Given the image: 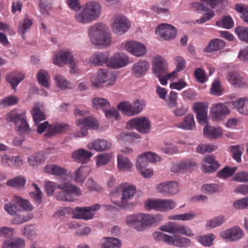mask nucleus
I'll return each mask as SVG.
<instances>
[{
	"label": "nucleus",
	"mask_w": 248,
	"mask_h": 248,
	"mask_svg": "<svg viewBox=\"0 0 248 248\" xmlns=\"http://www.w3.org/2000/svg\"><path fill=\"white\" fill-rule=\"evenodd\" d=\"M101 5L96 1H90L84 5L81 11L76 14L77 22L82 24L91 23L98 19L101 13Z\"/></svg>",
	"instance_id": "1"
},
{
	"label": "nucleus",
	"mask_w": 248,
	"mask_h": 248,
	"mask_svg": "<svg viewBox=\"0 0 248 248\" xmlns=\"http://www.w3.org/2000/svg\"><path fill=\"white\" fill-rule=\"evenodd\" d=\"M88 33L92 42L96 45L108 46L111 43L110 35L106 31L105 26L102 23L91 27Z\"/></svg>",
	"instance_id": "2"
},
{
	"label": "nucleus",
	"mask_w": 248,
	"mask_h": 248,
	"mask_svg": "<svg viewBox=\"0 0 248 248\" xmlns=\"http://www.w3.org/2000/svg\"><path fill=\"white\" fill-rule=\"evenodd\" d=\"M58 188L60 191L56 193L55 196L59 201L73 202L76 197L81 195V191L78 187L69 183L58 186Z\"/></svg>",
	"instance_id": "3"
},
{
	"label": "nucleus",
	"mask_w": 248,
	"mask_h": 248,
	"mask_svg": "<svg viewBox=\"0 0 248 248\" xmlns=\"http://www.w3.org/2000/svg\"><path fill=\"white\" fill-rule=\"evenodd\" d=\"M6 120L13 122L16 128L22 134H30L31 129L26 120L24 113H19L16 110H13L6 115Z\"/></svg>",
	"instance_id": "4"
},
{
	"label": "nucleus",
	"mask_w": 248,
	"mask_h": 248,
	"mask_svg": "<svg viewBox=\"0 0 248 248\" xmlns=\"http://www.w3.org/2000/svg\"><path fill=\"white\" fill-rule=\"evenodd\" d=\"M153 237L156 240L162 241L169 245L180 248L188 247L191 244L188 238L176 235L170 236L161 232H154Z\"/></svg>",
	"instance_id": "5"
},
{
	"label": "nucleus",
	"mask_w": 248,
	"mask_h": 248,
	"mask_svg": "<svg viewBox=\"0 0 248 248\" xmlns=\"http://www.w3.org/2000/svg\"><path fill=\"white\" fill-rule=\"evenodd\" d=\"M4 209L9 214L17 215L18 212L22 210L31 211L32 207L27 200L15 196L11 202L5 205Z\"/></svg>",
	"instance_id": "6"
},
{
	"label": "nucleus",
	"mask_w": 248,
	"mask_h": 248,
	"mask_svg": "<svg viewBox=\"0 0 248 248\" xmlns=\"http://www.w3.org/2000/svg\"><path fill=\"white\" fill-rule=\"evenodd\" d=\"M116 78L111 72L105 69H100L97 75L92 78V84L93 87L98 88L103 87V84L107 83L106 86H113L115 82Z\"/></svg>",
	"instance_id": "7"
},
{
	"label": "nucleus",
	"mask_w": 248,
	"mask_h": 248,
	"mask_svg": "<svg viewBox=\"0 0 248 248\" xmlns=\"http://www.w3.org/2000/svg\"><path fill=\"white\" fill-rule=\"evenodd\" d=\"M159 229L162 231L172 234L179 233L190 237L194 235L192 230L189 227L175 222H169L165 223L160 226Z\"/></svg>",
	"instance_id": "8"
},
{
	"label": "nucleus",
	"mask_w": 248,
	"mask_h": 248,
	"mask_svg": "<svg viewBox=\"0 0 248 248\" xmlns=\"http://www.w3.org/2000/svg\"><path fill=\"white\" fill-rule=\"evenodd\" d=\"M76 124L80 128V131L75 134L76 138L84 137L88 134V128L95 129L98 127L96 119L90 117L78 119Z\"/></svg>",
	"instance_id": "9"
},
{
	"label": "nucleus",
	"mask_w": 248,
	"mask_h": 248,
	"mask_svg": "<svg viewBox=\"0 0 248 248\" xmlns=\"http://www.w3.org/2000/svg\"><path fill=\"white\" fill-rule=\"evenodd\" d=\"M127 127L136 129L138 132L142 134L149 133L151 129L150 121L145 117L131 119L127 122Z\"/></svg>",
	"instance_id": "10"
},
{
	"label": "nucleus",
	"mask_w": 248,
	"mask_h": 248,
	"mask_svg": "<svg viewBox=\"0 0 248 248\" xmlns=\"http://www.w3.org/2000/svg\"><path fill=\"white\" fill-rule=\"evenodd\" d=\"M146 205L149 209L159 211L171 210L176 205L175 202L170 199L150 200L147 202Z\"/></svg>",
	"instance_id": "11"
},
{
	"label": "nucleus",
	"mask_w": 248,
	"mask_h": 248,
	"mask_svg": "<svg viewBox=\"0 0 248 248\" xmlns=\"http://www.w3.org/2000/svg\"><path fill=\"white\" fill-rule=\"evenodd\" d=\"M111 26L114 33L121 35L128 30L130 23L126 17L117 14L114 16Z\"/></svg>",
	"instance_id": "12"
},
{
	"label": "nucleus",
	"mask_w": 248,
	"mask_h": 248,
	"mask_svg": "<svg viewBox=\"0 0 248 248\" xmlns=\"http://www.w3.org/2000/svg\"><path fill=\"white\" fill-rule=\"evenodd\" d=\"M101 208L99 204H95L91 206L77 207L72 212L73 217L77 219L88 220L92 219L94 214L92 211H97Z\"/></svg>",
	"instance_id": "13"
},
{
	"label": "nucleus",
	"mask_w": 248,
	"mask_h": 248,
	"mask_svg": "<svg viewBox=\"0 0 248 248\" xmlns=\"http://www.w3.org/2000/svg\"><path fill=\"white\" fill-rule=\"evenodd\" d=\"M53 63L60 66H62L64 64H69L71 70L70 73H74L75 63L73 62V56L72 52L69 50L60 51L58 55H56L53 58Z\"/></svg>",
	"instance_id": "14"
},
{
	"label": "nucleus",
	"mask_w": 248,
	"mask_h": 248,
	"mask_svg": "<svg viewBox=\"0 0 248 248\" xmlns=\"http://www.w3.org/2000/svg\"><path fill=\"white\" fill-rule=\"evenodd\" d=\"M119 187L123 191L122 200L121 202H114V204L123 208L126 206L127 202L134 197L136 188L135 186L128 184H121Z\"/></svg>",
	"instance_id": "15"
},
{
	"label": "nucleus",
	"mask_w": 248,
	"mask_h": 248,
	"mask_svg": "<svg viewBox=\"0 0 248 248\" xmlns=\"http://www.w3.org/2000/svg\"><path fill=\"white\" fill-rule=\"evenodd\" d=\"M157 190L165 196H170L179 192V185L175 181H168L160 184Z\"/></svg>",
	"instance_id": "16"
},
{
	"label": "nucleus",
	"mask_w": 248,
	"mask_h": 248,
	"mask_svg": "<svg viewBox=\"0 0 248 248\" xmlns=\"http://www.w3.org/2000/svg\"><path fill=\"white\" fill-rule=\"evenodd\" d=\"M129 62L128 57L123 53H116L110 59L107 66L114 69H118L127 65Z\"/></svg>",
	"instance_id": "17"
},
{
	"label": "nucleus",
	"mask_w": 248,
	"mask_h": 248,
	"mask_svg": "<svg viewBox=\"0 0 248 248\" xmlns=\"http://www.w3.org/2000/svg\"><path fill=\"white\" fill-rule=\"evenodd\" d=\"M152 69L156 76L166 74L168 71L166 60L160 56L155 57L152 62Z\"/></svg>",
	"instance_id": "18"
},
{
	"label": "nucleus",
	"mask_w": 248,
	"mask_h": 248,
	"mask_svg": "<svg viewBox=\"0 0 248 248\" xmlns=\"http://www.w3.org/2000/svg\"><path fill=\"white\" fill-rule=\"evenodd\" d=\"M194 112L199 124H205L207 120V106L203 102H197L193 105Z\"/></svg>",
	"instance_id": "19"
},
{
	"label": "nucleus",
	"mask_w": 248,
	"mask_h": 248,
	"mask_svg": "<svg viewBox=\"0 0 248 248\" xmlns=\"http://www.w3.org/2000/svg\"><path fill=\"white\" fill-rule=\"evenodd\" d=\"M226 78L234 88H244L248 86L246 78L241 76L236 72L231 71L229 72Z\"/></svg>",
	"instance_id": "20"
},
{
	"label": "nucleus",
	"mask_w": 248,
	"mask_h": 248,
	"mask_svg": "<svg viewBox=\"0 0 248 248\" xmlns=\"http://www.w3.org/2000/svg\"><path fill=\"white\" fill-rule=\"evenodd\" d=\"M156 31L158 32L161 37L165 40L173 38L176 34V30L171 25L163 23L157 27Z\"/></svg>",
	"instance_id": "21"
},
{
	"label": "nucleus",
	"mask_w": 248,
	"mask_h": 248,
	"mask_svg": "<svg viewBox=\"0 0 248 248\" xmlns=\"http://www.w3.org/2000/svg\"><path fill=\"white\" fill-rule=\"evenodd\" d=\"M124 47L126 50L137 57H141L146 52V47L143 44L134 41L127 42Z\"/></svg>",
	"instance_id": "22"
},
{
	"label": "nucleus",
	"mask_w": 248,
	"mask_h": 248,
	"mask_svg": "<svg viewBox=\"0 0 248 248\" xmlns=\"http://www.w3.org/2000/svg\"><path fill=\"white\" fill-rule=\"evenodd\" d=\"M230 112V109L225 104L222 103L214 105L211 110L213 118L217 121L222 120Z\"/></svg>",
	"instance_id": "23"
},
{
	"label": "nucleus",
	"mask_w": 248,
	"mask_h": 248,
	"mask_svg": "<svg viewBox=\"0 0 248 248\" xmlns=\"http://www.w3.org/2000/svg\"><path fill=\"white\" fill-rule=\"evenodd\" d=\"M111 146V143L109 141L104 139H96L87 145V147L91 150L97 152H103L109 150Z\"/></svg>",
	"instance_id": "24"
},
{
	"label": "nucleus",
	"mask_w": 248,
	"mask_h": 248,
	"mask_svg": "<svg viewBox=\"0 0 248 248\" xmlns=\"http://www.w3.org/2000/svg\"><path fill=\"white\" fill-rule=\"evenodd\" d=\"M191 7L201 12H206L204 16L197 20L199 23H204L206 21L210 20L215 16V14L212 10L202 3L199 2L192 3L191 4Z\"/></svg>",
	"instance_id": "25"
},
{
	"label": "nucleus",
	"mask_w": 248,
	"mask_h": 248,
	"mask_svg": "<svg viewBox=\"0 0 248 248\" xmlns=\"http://www.w3.org/2000/svg\"><path fill=\"white\" fill-rule=\"evenodd\" d=\"M220 236L229 241H234L240 239L243 235V232L238 227H235L220 232Z\"/></svg>",
	"instance_id": "26"
},
{
	"label": "nucleus",
	"mask_w": 248,
	"mask_h": 248,
	"mask_svg": "<svg viewBox=\"0 0 248 248\" xmlns=\"http://www.w3.org/2000/svg\"><path fill=\"white\" fill-rule=\"evenodd\" d=\"M70 129V126L64 123H59L50 125L48 128L47 132L45 134L46 137H50L57 134L63 133Z\"/></svg>",
	"instance_id": "27"
},
{
	"label": "nucleus",
	"mask_w": 248,
	"mask_h": 248,
	"mask_svg": "<svg viewBox=\"0 0 248 248\" xmlns=\"http://www.w3.org/2000/svg\"><path fill=\"white\" fill-rule=\"evenodd\" d=\"M142 214H133L128 216L125 219L126 223L138 231H142Z\"/></svg>",
	"instance_id": "28"
},
{
	"label": "nucleus",
	"mask_w": 248,
	"mask_h": 248,
	"mask_svg": "<svg viewBox=\"0 0 248 248\" xmlns=\"http://www.w3.org/2000/svg\"><path fill=\"white\" fill-rule=\"evenodd\" d=\"M195 126L196 124L194 115L191 114L185 116L182 122L178 123L175 125V127L185 130H192Z\"/></svg>",
	"instance_id": "29"
},
{
	"label": "nucleus",
	"mask_w": 248,
	"mask_h": 248,
	"mask_svg": "<svg viewBox=\"0 0 248 248\" xmlns=\"http://www.w3.org/2000/svg\"><path fill=\"white\" fill-rule=\"evenodd\" d=\"M202 166L203 172H210L215 171L218 168L219 164L212 155H210L204 157Z\"/></svg>",
	"instance_id": "30"
},
{
	"label": "nucleus",
	"mask_w": 248,
	"mask_h": 248,
	"mask_svg": "<svg viewBox=\"0 0 248 248\" xmlns=\"http://www.w3.org/2000/svg\"><path fill=\"white\" fill-rule=\"evenodd\" d=\"M93 155V153L91 152L81 148L72 153V158L76 161L85 163L90 160Z\"/></svg>",
	"instance_id": "31"
},
{
	"label": "nucleus",
	"mask_w": 248,
	"mask_h": 248,
	"mask_svg": "<svg viewBox=\"0 0 248 248\" xmlns=\"http://www.w3.org/2000/svg\"><path fill=\"white\" fill-rule=\"evenodd\" d=\"M203 132L204 136L210 139H218L223 135L220 128L209 126L207 123L203 128Z\"/></svg>",
	"instance_id": "32"
},
{
	"label": "nucleus",
	"mask_w": 248,
	"mask_h": 248,
	"mask_svg": "<svg viewBox=\"0 0 248 248\" xmlns=\"http://www.w3.org/2000/svg\"><path fill=\"white\" fill-rule=\"evenodd\" d=\"M226 45V43L219 39H214L209 43L207 46L204 48V52H212L223 49Z\"/></svg>",
	"instance_id": "33"
},
{
	"label": "nucleus",
	"mask_w": 248,
	"mask_h": 248,
	"mask_svg": "<svg viewBox=\"0 0 248 248\" xmlns=\"http://www.w3.org/2000/svg\"><path fill=\"white\" fill-rule=\"evenodd\" d=\"M150 66L149 62L146 61H140L135 63L133 67V72L137 77H142L148 70Z\"/></svg>",
	"instance_id": "34"
},
{
	"label": "nucleus",
	"mask_w": 248,
	"mask_h": 248,
	"mask_svg": "<svg viewBox=\"0 0 248 248\" xmlns=\"http://www.w3.org/2000/svg\"><path fill=\"white\" fill-rule=\"evenodd\" d=\"M109 54L108 52H97L94 53L91 59L92 61L93 64L96 65H102L104 64H106L109 61Z\"/></svg>",
	"instance_id": "35"
},
{
	"label": "nucleus",
	"mask_w": 248,
	"mask_h": 248,
	"mask_svg": "<svg viewBox=\"0 0 248 248\" xmlns=\"http://www.w3.org/2000/svg\"><path fill=\"white\" fill-rule=\"evenodd\" d=\"M24 78L23 75L18 71L11 72L6 76L7 81L10 83L14 89Z\"/></svg>",
	"instance_id": "36"
},
{
	"label": "nucleus",
	"mask_w": 248,
	"mask_h": 248,
	"mask_svg": "<svg viewBox=\"0 0 248 248\" xmlns=\"http://www.w3.org/2000/svg\"><path fill=\"white\" fill-rule=\"evenodd\" d=\"M248 100L246 97H242L235 101H231L229 103L232 108L236 109L240 113L246 115L248 113V110L245 107V103Z\"/></svg>",
	"instance_id": "37"
},
{
	"label": "nucleus",
	"mask_w": 248,
	"mask_h": 248,
	"mask_svg": "<svg viewBox=\"0 0 248 248\" xmlns=\"http://www.w3.org/2000/svg\"><path fill=\"white\" fill-rule=\"evenodd\" d=\"M89 173V168L81 167L75 171L73 178L77 183H83Z\"/></svg>",
	"instance_id": "38"
},
{
	"label": "nucleus",
	"mask_w": 248,
	"mask_h": 248,
	"mask_svg": "<svg viewBox=\"0 0 248 248\" xmlns=\"http://www.w3.org/2000/svg\"><path fill=\"white\" fill-rule=\"evenodd\" d=\"M45 171L46 173L57 176L65 175L67 173V170L65 168L54 164L46 166Z\"/></svg>",
	"instance_id": "39"
},
{
	"label": "nucleus",
	"mask_w": 248,
	"mask_h": 248,
	"mask_svg": "<svg viewBox=\"0 0 248 248\" xmlns=\"http://www.w3.org/2000/svg\"><path fill=\"white\" fill-rule=\"evenodd\" d=\"M118 167L120 170H130L133 164L128 158L123 155L120 154L117 156Z\"/></svg>",
	"instance_id": "40"
},
{
	"label": "nucleus",
	"mask_w": 248,
	"mask_h": 248,
	"mask_svg": "<svg viewBox=\"0 0 248 248\" xmlns=\"http://www.w3.org/2000/svg\"><path fill=\"white\" fill-rule=\"evenodd\" d=\"M118 108L128 116H133L138 114L137 113L133 112L136 109L133 107V104H130L129 102L124 101L121 102L118 105Z\"/></svg>",
	"instance_id": "41"
},
{
	"label": "nucleus",
	"mask_w": 248,
	"mask_h": 248,
	"mask_svg": "<svg viewBox=\"0 0 248 248\" xmlns=\"http://www.w3.org/2000/svg\"><path fill=\"white\" fill-rule=\"evenodd\" d=\"M93 106L96 109L105 110L110 107L109 102L105 98L95 97L92 99Z\"/></svg>",
	"instance_id": "42"
},
{
	"label": "nucleus",
	"mask_w": 248,
	"mask_h": 248,
	"mask_svg": "<svg viewBox=\"0 0 248 248\" xmlns=\"http://www.w3.org/2000/svg\"><path fill=\"white\" fill-rule=\"evenodd\" d=\"M32 24L33 23L32 20L28 18L23 19L19 22L17 29V31L18 33L22 35L23 38H24L25 33L31 28Z\"/></svg>",
	"instance_id": "43"
},
{
	"label": "nucleus",
	"mask_w": 248,
	"mask_h": 248,
	"mask_svg": "<svg viewBox=\"0 0 248 248\" xmlns=\"http://www.w3.org/2000/svg\"><path fill=\"white\" fill-rule=\"evenodd\" d=\"M196 217V214L193 211H190L187 213L170 216L168 217L169 219L174 220L186 221L194 219Z\"/></svg>",
	"instance_id": "44"
},
{
	"label": "nucleus",
	"mask_w": 248,
	"mask_h": 248,
	"mask_svg": "<svg viewBox=\"0 0 248 248\" xmlns=\"http://www.w3.org/2000/svg\"><path fill=\"white\" fill-rule=\"evenodd\" d=\"M112 158L111 153H103L96 156V166L100 167L108 164Z\"/></svg>",
	"instance_id": "45"
},
{
	"label": "nucleus",
	"mask_w": 248,
	"mask_h": 248,
	"mask_svg": "<svg viewBox=\"0 0 248 248\" xmlns=\"http://www.w3.org/2000/svg\"><path fill=\"white\" fill-rule=\"evenodd\" d=\"M142 230L147 227L155 224L157 221V218L152 215L142 214Z\"/></svg>",
	"instance_id": "46"
},
{
	"label": "nucleus",
	"mask_w": 248,
	"mask_h": 248,
	"mask_svg": "<svg viewBox=\"0 0 248 248\" xmlns=\"http://www.w3.org/2000/svg\"><path fill=\"white\" fill-rule=\"evenodd\" d=\"M44 162L43 155L41 153L33 154L28 158V162L33 167H37Z\"/></svg>",
	"instance_id": "47"
},
{
	"label": "nucleus",
	"mask_w": 248,
	"mask_h": 248,
	"mask_svg": "<svg viewBox=\"0 0 248 248\" xmlns=\"http://www.w3.org/2000/svg\"><path fill=\"white\" fill-rule=\"evenodd\" d=\"M10 248H24L25 246V240L20 237H15L6 241Z\"/></svg>",
	"instance_id": "48"
},
{
	"label": "nucleus",
	"mask_w": 248,
	"mask_h": 248,
	"mask_svg": "<svg viewBox=\"0 0 248 248\" xmlns=\"http://www.w3.org/2000/svg\"><path fill=\"white\" fill-rule=\"evenodd\" d=\"M26 179L22 176H17L13 179L8 180L7 185L11 187H21L23 186L26 184Z\"/></svg>",
	"instance_id": "49"
},
{
	"label": "nucleus",
	"mask_w": 248,
	"mask_h": 248,
	"mask_svg": "<svg viewBox=\"0 0 248 248\" xmlns=\"http://www.w3.org/2000/svg\"><path fill=\"white\" fill-rule=\"evenodd\" d=\"M236 170V167L231 168L229 167L226 166L221 170L218 171L217 175L220 178L226 179L232 176L235 173Z\"/></svg>",
	"instance_id": "50"
},
{
	"label": "nucleus",
	"mask_w": 248,
	"mask_h": 248,
	"mask_svg": "<svg viewBox=\"0 0 248 248\" xmlns=\"http://www.w3.org/2000/svg\"><path fill=\"white\" fill-rule=\"evenodd\" d=\"M107 241L102 245V248H119L121 246L120 240L114 237H107Z\"/></svg>",
	"instance_id": "51"
},
{
	"label": "nucleus",
	"mask_w": 248,
	"mask_h": 248,
	"mask_svg": "<svg viewBox=\"0 0 248 248\" xmlns=\"http://www.w3.org/2000/svg\"><path fill=\"white\" fill-rule=\"evenodd\" d=\"M230 150L233 158L237 162H240L241 161L243 148L240 145H232L230 147Z\"/></svg>",
	"instance_id": "52"
},
{
	"label": "nucleus",
	"mask_w": 248,
	"mask_h": 248,
	"mask_svg": "<svg viewBox=\"0 0 248 248\" xmlns=\"http://www.w3.org/2000/svg\"><path fill=\"white\" fill-rule=\"evenodd\" d=\"M225 221L223 216H219L215 217L212 219L209 220L206 223V227L209 229H213L218 226L221 225Z\"/></svg>",
	"instance_id": "53"
},
{
	"label": "nucleus",
	"mask_w": 248,
	"mask_h": 248,
	"mask_svg": "<svg viewBox=\"0 0 248 248\" xmlns=\"http://www.w3.org/2000/svg\"><path fill=\"white\" fill-rule=\"evenodd\" d=\"M217 26L226 29H231L233 27L234 23L232 17L230 16H225L220 20L216 22Z\"/></svg>",
	"instance_id": "54"
},
{
	"label": "nucleus",
	"mask_w": 248,
	"mask_h": 248,
	"mask_svg": "<svg viewBox=\"0 0 248 248\" xmlns=\"http://www.w3.org/2000/svg\"><path fill=\"white\" fill-rule=\"evenodd\" d=\"M48 77L47 72L44 70H41L37 73V79L39 83L46 88L49 87V84L47 80Z\"/></svg>",
	"instance_id": "55"
},
{
	"label": "nucleus",
	"mask_w": 248,
	"mask_h": 248,
	"mask_svg": "<svg viewBox=\"0 0 248 248\" xmlns=\"http://www.w3.org/2000/svg\"><path fill=\"white\" fill-rule=\"evenodd\" d=\"M235 31L240 40L248 43V28L239 26L236 28Z\"/></svg>",
	"instance_id": "56"
},
{
	"label": "nucleus",
	"mask_w": 248,
	"mask_h": 248,
	"mask_svg": "<svg viewBox=\"0 0 248 248\" xmlns=\"http://www.w3.org/2000/svg\"><path fill=\"white\" fill-rule=\"evenodd\" d=\"M32 116L35 124L38 125L39 123L46 119L44 113L41 111L40 108H36L32 110Z\"/></svg>",
	"instance_id": "57"
},
{
	"label": "nucleus",
	"mask_w": 248,
	"mask_h": 248,
	"mask_svg": "<svg viewBox=\"0 0 248 248\" xmlns=\"http://www.w3.org/2000/svg\"><path fill=\"white\" fill-rule=\"evenodd\" d=\"M55 80L57 86L62 90H65L71 88V85L67 80L60 75H56Z\"/></svg>",
	"instance_id": "58"
},
{
	"label": "nucleus",
	"mask_w": 248,
	"mask_h": 248,
	"mask_svg": "<svg viewBox=\"0 0 248 248\" xmlns=\"http://www.w3.org/2000/svg\"><path fill=\"white\" fill-rule=\"evenodd\" d=\"M235 10L240 13L241 16L243 21L248 23V8L240 4H236L235 6Z\"/></svg>",
	"instance_id": "59"
},
{
	"label": "nucleus",
	"mask_w": 248,
	"mask_h": 248,
	"mask_svg": "<svg viewBox=\"0 0 248 248\" xmlns=\"http://www.w3.org/2000/svg\"><path fill=\"white\" fill-rule=\"evenodd\" d=\"M216 145L211 144H200L197 148V151L200 154H204L206 152H212L217 149Z\"/></svg>",
	"instance_id": "60"
},
{
	"label": "nucleus",
	"mask_w": 248,
	"mask_h": 248,
	"mask_svg": "<svg viewBox=\"0 0 248 248\" xmlns=\"http://www.w3.org/2000/svg\"><path fill=\"white\" fill-rule=\"evenodd\" d=\"M58 186L61 185H57L56 183L50 181H46L45 182V188L46 193L48 195H51L53 194L54 191Z\"/></svg>",
	"instance_id": "61"
},
{
	"label": "nucleus",
	"mask_w": 248,
	"mask_h": 248,
	"mask_svg": "<svg viewBox=\"0 0 248 248\" xmlns=\"http://www.w3.org/2000/svg\"><path fill=\"white\" fill-rule=\"evenodd\" d=\"M213 234H207L198 237L197 240L202 245L205 246H210L214 238L213 237Z\"/></svg>",
	"instance_id": "62"
},
{
	"label": "nucleus",
	"mask_w": 248,
	"mask_h": 248,
	"mask_svg": "<svg viewBox=\"0 0 248 248\" xmlns=\"http://www.w3.org/2000/svg\"><path fill=\"white\" fill-rule=\"evenodd\" d=\"M232 179L240 183L248 182V172L244 171L238 172L235 174Z\"/></svg>",
	"instance_id": "63"
},
{
	"label": "nucleus",
	"mask_w": 248,
	"mask_h": 248,
	"mask_svg": "<svg viewBox=\"0 0 248 248\" xmlns=\"http://www.w3.org/2000/svg\"><path fill=\"white\" fill-rule=\"evenodd\" d=\"M19 100L17 97L15 96H9L5 97L1 101L0 104L3 107H6L8 106H13L16 104Z\"/></svg>",
	"instance_id": "64"
}]
</instances>
